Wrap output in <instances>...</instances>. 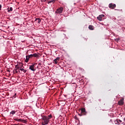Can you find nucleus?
I'll use <instances>...</instances> for the list:
<instances>
[{"label":"nucleus","instance_id":"nucleus-1","mask_svg":"<svg viewBox=\"0 0 125 125\" xmlns=\"http://www.w3.org/2000/svg\"><path fill=\"white\" fill-rule=\"evenodd\" d=\"M52 115L51 114H50L47 116H42V125H48V123H49V120H50V119H52Z\"/></svg>","mask_w":125,"mask_h":125},{"label":"nucleus","instance_id":"nucleus-2","mask_svg":"<svg viewBox=\"0 0 125 125\" xmlns=\"http://www.w3.org/2000/svg\"><path fill=\"white\" fill-rule=\"evenodd\" d=\"M81 113L79 114V116H80V117H82V116H85L86 115V111H85V108H81Z\"/></svg>","mask_w":125,"mask_h":125},{"label":"nucleus","instance_id":"nucleus-3","mask_svg":"<svg viewBox=\"0 0 125 125\" xmlns=\"http://www.w3.org/2000/svg\"><path fill=\"white\" fill-rule=\"evenodd\" d=\"M63 9H64L62 7H61L56 10L55 13H58V14H61V13L63 12Z\"/></svg>","mask_w":125,"mask_h":125},{"label":"nucleus","instance_id":"nucleus-4","mask_svg":"<svg viewBox=\"0 0 125 125\" xmlns=\"http://www.w3.org/2000/svg\"><path fill=\"white\" fill-rule=\"evenodd\" d=\"M116 4H114L113 3H110L108 5V7L110 9H115V8H116Z\"/></svg>","mask_w":125,"mask_h":125},{"label":"nucleus","instance_id":"nucleus-5","mask_svg":"<svg viewBox=\"0 0 125 125\" xmlns=\"http://www.w3.org/2000/svg\"><path fill=\"white\" fill-rule=\"evenodd\" d=\"M16 122H20L21 123H23L24 124H26L27 123V121L25 120H22L21 119L15 118L14 119Z\"/></svg>","mask_w":125,"mask_h":125},{"label":"nucleus","instance_id":"nucleus-6","mask_svg":"<svg viewBox=\"0 0 125 125\" xmlns=\"http://www.w3.org/2000/svg\"><path fill=\"white\" fill-rule=\"evenodd\" d=\"M28 57H29V58H33V57H36V58H39V56L38 54L34 53L33 54H31L28 55Z\"/></svg>","mask_w":125,"mask_h":125},{"label":"nucleus","instance_id":"nucleus-7","mask_svg":"<svg viewBox=\"0 0 125 125\" xmlns=\"http://www.w3.org/2000/svg\"><path fill=\"white\" fill-rule=\"evenodd\" d=\"M105 15L102 14V15H100L98 17H97V19L99 21H102L103 20V18L104 17Z\"/></svg>","mask_w":125,"mask_h":125},{"label":"nucleus","instance_id":"nucleus-8","mask_svg":"<svg viewBox=\"0 0 125 125\" xmlns=\"http://www.w3.org/2000/svg\"><path fill=\"white\" fill-rule=\"evenodd\" d=\"M30 70H31V71H33V72H35L36 71V69H35V64H32L29 66Z\"/></svg>","mask_w":125,"mask_h":125},{"label":"nucleus","instance_id":"nucleus-9","mask_svg":"<svg viewBox=\"0 0 125 125\" xmlns=\"http://www.w3.org/2000/svg\"><path fill=\"white\" fill-rule=\"evenodd\" d=\"M59 60H60V57H57L56 59H55L54 60V63L55 64H57V63H58V61H59Z\"/></svg>","mask_w":125,"mask_h":125},{"label":"nucleus","instance_id":"nucleus-10","mask_svg":"<svg viewBox=\"0 0 125 125\" xmlns=\"http://www.w3.org/2000/svg\"><path fill=\"white\" fill-rule=\"evenodd\" d=\"M35 21H36V22H37L38 24H40L42 21V20H41L40 18H36Z\"/></svg>","mask_w":125,"mask_h":125},{"label":"nucleus","instance_id":"nucleus-11","mask_svg":"<svg viewBox=\"0 0 125 125\" xmlns=\"http://www.w3.org/2000/svg\"><path fill=\"white\" fill-rule=\"evenodd\" d=\"M118 104H119V105H120L121 106H122V105H124V100H121L120 101H119L118 102Z\"/></svg>","mask_w":125,"mask_h":125},{"label":"nucleus","instance_id":"nucleus-12","mask_svg":"<svg viewBox=\"0 0 125 125\" xmlns=\"http://www.w3.org/2000/svg\"><path fill=\"white\" fill-rule=\"evenodd\" d=\"M29 59H30L29 56L28 55L26 56L25 62H26V63H28V62H29Z\"/></svg>","mask_w":125,"mask_h":125},{"label":"nucleus","instance_id":"nucleus-13","mask_svg":"<svg viewBox=\"0 0 125 125\" xmlns=\"http://www.w3.org/2000/svg\"><path fill=\"white\" fill-rule=\"evenodd\" d=\"M15 113H16V111H14V110H12L10 113V115L11 116H13V115H14V114H15Z\"/></svg>","mask_w":125,"mask_h":125},{"label":"nucleus","instance_id":"nucleus-14","mask_svg":"<svg viewBox=\"0 0 125 125\" xmlns=\"http://www.w3.org/2000/svg\"><path fill=\"white\" fill-rule=\"evenodd\" d=\"M88 28L89 30H94V26H93V25H89Z\"/></svg>","mask_w":125,"mask_h":125},{"label":"nucleus","instance_id":"nucleus-15","mask_svg":"<svg viewBox=\"0 0 125 125\" xmlns=\"http://www.w3.org/2000/svg\"><path fill=\"white\" fill-rule=\"evenodd\" d=\"M116 122L118 124V125H121V124H120V123H122V120H121L120 119H117L116 120Z\"/></svg>","mask_w":125,"mask_h":125},{"label":"nucleus","instance_id":"nucleus-16","mask_svg":"<svg viewBox=\"0 0 125 125\" xmlns=\"http://www.w3.org/2000/svg\"><path fill=\"white\" fill-rule=\"evenodd\" d=\"M8 12H10V11H12V7L8 8L7 9Z\"/></svg>","mask_w":125,"mask_h":125},{"label":"nucleus","instance_id":"nucleus-17","mask_svg":"<svg viewBox=\"0 0 125 125\" xmlns=\"http://www.w3.org/2000/svg\"><path fill=\"white\" fill-rule=\"evenodd\" d=\"M20 70V71H23V73H26L27 72V70H24L23 68H21Z\"/></svg>","mask_w":125,"mask_h":125},{"label":"nucleus","instance_id":"nucleus-18","mask_svg":"<svg viewBox=\"0 0 125 125\" xmlns=\"http://www.w3.org/2000/svg\"><path fill=\"white\" fill-rule=\"evenodd\" d=\"M14 74H17L18 73V71H17V69H14L13 71Z\"/></svg>","mask_w":125,"mask_h":125},{"label":"nucleus","instance_id":"nucleus-19","mask_svg":"<svg viewBox=\"0 0 125 125\" xmlns=\"http://www.w3.org/2000/svg\"><path fill=\"white\" fill-rule=\"evenodd\" d=\"M51 2H55V0H52L50 1L48 3H51Z\"/></svg>","mask_w":125,"mask_h":125},{"label":"nucleus","instance_id":"nucleus-20","mask_svg":"<svg viewBox=\"0 0 125 125\" xmlns=\"http://www.w3.org/2000/svg\"><path fill=\"white\" fill-rule=\"evenodd\" d=\"M16 69H17V70H19V69H20V67L18 66V67H17V68H16Z\"/></svg>","mask_w":125,"mask_h":125},{"label":"nucleus","instance_id":"nucleus-21","mask_svg":"<svg viewBox=\"0 0 125 125\" xmlns=\"http://www.w3.org/2000/svg\"><path fill=\"white\" fill-rule=\"evenodd\" d=\"M17 67H18V65H17L15 66V68L17 69Z\"/></svg>","mask_w":125,"mask_h":125},{"label":"nucleus","instance_id":"nucleus-22","mask_svg":"<svg viewBox=\"0 0 125 125\" xmlns=\"http://www.w3.org/2000/svg\"><path fill=\"white\" fill-rule=\"evenodd\" d=\"M1 9V5L0 4V10Z\"/></svg>","mask_w":125,"mask_h":125},{"label":"nucleus","instance_id":"nucleus-23","mask_svg":"<svg viewBox=\"0 0 125 125\" xmlns=\"http://www.w3.org/2000/svg\"><path fill=\"white\" fill-rule=\"evenodd\" d=\"M44 2L46 1V0H44Z\"/></svg>","mask_w":125,"mask_h":125},{"label":"nucleus","instance_id":"nucleus-24","mask_svg":"<svg viewBox=\"0 0 125 125\" xmlns=\"http://www.w3.org/2000/svg\"><path fill=\"white\" fill-rule=\"evenodd\" d=\"M41 63H39V65H41Z\"/></svg>","mask_w":125,"mask_h":125},{"label":"nucleus","instance_id":"nucleus-25","mask_svg":"<svg viewBox=\"0 0 125 125\" xmlns=\"http://www.w3.org/2000/svg\"><path fill=\"white\" fill-rule=\"evenodd\" d=\"M8 72H10V71L8 70Z\"/></svg>","mask_w":125,"mask_h":125},{"label":"nucleus","instance_id":"nucleus-26","mask_svg":"<svg viewBox=\"0 0 125 125\" xmlns=\"http://www.w3.org/2000/svg\"><path fill=\"white\" fill-rule=\"evenodd\" d=\"M124 121H125V118H124Z\"/></svg>","mask_w":125,"mask_h":125}]
</instances>
